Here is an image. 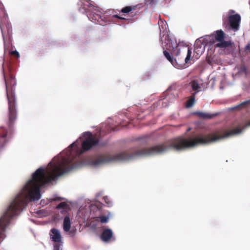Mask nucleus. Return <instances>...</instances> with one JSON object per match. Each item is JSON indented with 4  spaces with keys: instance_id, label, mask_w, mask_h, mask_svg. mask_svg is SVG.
Listing matches in <instances>:
<instances>
[{
    "instance_id": "72a5a7b5",
    "label": "nucleus",
    "mask_w": 250,
    "mask_h": 250,
    "mask_svg": "<svg viewBox=\"0 0 250 250\" xmlns=\"http://www.w3.org/2000/svg\"><path fill=\"white\" fill-rule=\"evenodd\" d=\"M168 38V37L167 36H166V37H165V39L166 40V38Z\"/></svg>"
},
{
    "instance_id": "4468645a",
    "label": "nucleus",
    "mask_w": 250,
    "mask_h": 250,
    "mask_svg": "<svg viewBox=\"0 0 250 250\" xmlns=\"http://www.w3.org/2000/svg\"><path fill=\"white\" fill-rule=\"evenodd\" d=\"M1 31L2 32V36L3 39L4 38V36L7 34L8 35H11L12 34V28L10 25L8 24L6 26V31L5 30V27L4 26H1L0 25Z\"/></svg>"
},
{
    "instance_id": "6ab92c4d",
    "label": "nucleus",
    "mask_w": 250,
    "mask_h": 250,
    "mask_svg": "<svg viewBox=\"0 0 250 250\" xmlns=\"http://www.w3.org/2000/svg\"><path fill=\"white\" fill-rule=\"evenodd\" d=\"M250 105V100L244 101L241 103L240 104L236 106L235 108L241 109L244 107H248Z\"/></svg>"
},
{
    "instance_id": "39448f33",
    "label": "nucleus",
    "mask_w": 250,
    "mask_h": 250,
    "mask_svg": "<svg viewBox=\"0 0 250 250\" xmlns=\"http://www.w3.org/2000/svg\"><path fill=\"white\" fill-rule=\"evenodd\" d=\"M250 126V121L247 123L242 128L237 126L232 129L226 130L224 134H221L218 132L204 135V144L213 143L225 138L237 135L240 133L245 128Z\"/></svg>"
},
{
    "instance_id": "412c9836",
    "label": "nucleus",
    "mask_w": 250,
    "mask_h": 250,
    "mask_svg": "<svg viewBox=\"0 0 250 250\" xmlns=\"http://www.w3.org/2000/svg\"><path fill=\"white\" fill-rule=\"evenodd\" d=\"M156 3V0H145V4L147 5L153 6Z\"/></svg>"
},
{
    "instance_id": "20e7f679",
    "label": "nucleus",
    "mask_w": 250,
    "mask_h": 250,
    "mask_svg": "<svg viewBox=\"0 0 250 250\" xmlns=\"http://www.w3.org/2000/svg\"><path fill=\"white\" fill-rule=\"evenodd\" d=\"M167 44L168 45L167 49L170 52L172 56L166 50L164 51V55L174 67H182L188 62L192 53L188 47L180 43L173 44L169 40Z\"/></svg>"
},
{
    "instance_id": "1a4fd4ad",
    "label": "nucleus",
    "mask_w": 250,
    "mask_h": 250,
    "mask_svg": "<svg viewBox=\"0 0 250 250\" xmlns=\"http://www.w3.org/2000/svg\"><path fill=\"white\" fill-rule=\"evenodd\" d=\"M203 44V37H200L196 40L194 43V51L197 55H202L203 54V48L202 47Z\"/></svg>"
},
{
    "instance_id": "f8f14e48",
    "label": "nucleus",
    "mask_w": 250,
    "mask_h": 250,
    "mask_svg": "<svg viewBox=\"0 0 250 250\" xmlns=\"http://www.w3.org/2000/svg\"><path fill=\"white\" fill-rule=\"evenodd\" d=\"M189 85L191 86L192 90L194 91L192 94H194V95L201 91V83H199L198 80L191 81L189 83Z\"/></svg>"
},
{
    "instance_id": "9b49d317",
    "label": "nucleus",
    "mask_w": 250,
    "mask_h": 250,
    "mask_svg": "<svg viewBox=\"0 0 250 250\" xmlns=\"http://www.w3.org/2000/svg\"><path fill=\"white\" fill-rule=\"evenodd\" d=\"M50 232L52 234H50L52 240L54 242H60L62 240V237L60 231L56 229L53 228L51 229Z\"/></svg>"
},
{
    "instance_id": "a211bd4d",
    "label": "nucleus",
    "mask_w": 250,
    "mask_h": 250,
    "mask_svg": "<svg viewBox=\"0 0 250 250\" xmlns=\"http://www.w3.org/2000/svg\"><path fill=\"white\" fill-rule=\"evenodd\" d=\"M56 208L60 209H63L65 211H66L67 209H69V205L64 202H61L59 205H58L56 207Z\"/></svg>"
},
{
    "instance_id": "473e14b6",
    "label": "nucleus",
    "mask_w": 250,
    "mask_h": 250,
    "mask_svg": "<svg viewBox=\"0 0 250 250\" xmlns=\"http://www.w3.org/2000/svg\"><path fill=\"white\" fill-rule=\"evenodd\" d=\"M74 145H75V143H72V144L70 146V147H72Z\"/></svg>"
},
{
    "instance_id": "423d86ee",
    "label": "nucleus",
    "mask_w": 250,
    "mask_h": 250,
    "mask_svg": "<svg viewBox=\"0 0 250 250\" xmlns=\"http://www.w3.org/2000/svg\"><path fill=\"white\" fill-rule=\"evenodd\" d=\"M82 2L84 6H86L88 8L87 17L92 21L99 23L101 25H104L108 20L105 17L104 15H101L98 13V7L93 5L89 0H83Z\"/></svg>"
},
{
    "instance_id": "2eb2a0df",
    "label": "nucleus",
    "mask_w": 250,
    "mask_h": 250,
    "mask_svg": "<svg viewBox=\"0 0 250 250\" xmlns=\"http://www.w3.org/2000/svg\"><path fill=\"white\" fill-rule=\"evenodd\" d=\"M215 40L218 42L222 41L225 39V34L222 30H217L216 31L215 35Z\"/></svg>"
},
{
    "instance_id": "2f4dec72",
    "label": "nucleus",
    "mask_w": 250,
    "mask_h": 250,
    "mask_svg": "<svg viewBox=\"0 0 250 250\" xmlns=\"http://www.w3.org/2000/svg\"><path fill=\"white\" fill-rule=\"evenodd\" d=\"M191 130V127L188 128L187 129V132L190 131Z\"/></svg>"
},
{
    "instance_id": "7ed1b4c3",
    "label": "nucleus",
    "mask_w": 250,
    "mask_h": 250,
    "mask_svg": "<svg viewBox=\"0 0 250 250\" xmlns=\"http://www.w3.org/2000/svg\"><path fill=\"white\" fill-rule=\"evenodd\" d=\"M4 63H2V73L5 82L7 98L8 102V120L6 123L7 127L1 126L0 127V149L8 142V139L11 137L13 133V125L17 117L16 110V100L13 91L12 87L16 85V81L13 75L9 72L4 71Z\"/></svg>"
},
{
    "instance_id": "dca6fc26",
    "label": "nucleus",
    "mask_w": 250,
    "mask_h": 250,
    "mask_svg": "<svg viewBox=\"0 0 250 250\" xmlns=\"http://www.w3.org/2000/svg\"><path fill=\"white\" fill-rule=\"evenodd\" d=\"M195 96L194 94H192L191 96L187 100L186 103V107L187 108H190L194 105L195 101Z\"/></svg>"
},
{
    "instance_id": "0eeeda50",
    "label": "nucleus",
    "mask_w": 250,
    "mask_h": 250,
    "mask_svg": "<svg viewBox=\"0 0 250 250\" xmlns=\"http://www.w3.org/2000/svg\"><path fill=\"white\" fill-rule=\"evenodd\" d=\"M100 238L103 242L105 243L115 240V238L113 236V231L110 229H104L101 235Z\"/></svg>"
},
{
    "instance_id": "b1692460",
    "label": "nucleus",
    "mask_w": 250,
    "mask_h": 250,
    "mask_svg": "<svg viewBox=\"0 0 250 250\" xmlns=\"http://www.w3.org/2000/svg\"><path fill=\"white\" fill-rule=\"evenodd\" d=\"M213 116H214V115H211L208 113H204V119H205V118L210 119Z\"/></svg>"
},
{
    "instance_id": "f704fd0d",
    "label": "nucleus",
    "mask_w": 250,
    "mask_h": 250,
    "mask_svg": "<svg viewBox=\"0 0 250 250\" xmlns=\"http://www.w3.org/2000/svg\"><path fill=\"white\" fill-rule=\"evenodd\" d=\"M249 4H250V2H249Z\"/></svg>"
},
{
    "instance_id": "6e6552de",
    "label": "nucleus",
    "mask_w": 250,
    "mask_h": 250,
    "mask_svg": "<svg viewBox=\"0 0 250 250\" xmlns=\"http://www.w3.org/2000/svg\"><path fill=\"white\" fill-rule=\"evenodd\" d=\"M229 20L230 27L234 31L237 30L238 29L239 22L241 20L240 16L238 14L230 15L229 18Z\"/></svg>"
},
{
    "instance_id": "c85d7f7f",
    "label": "nucleus",
    "mask_w": 250,
    "mask_h": 250,
    "mask_svg": "<svg viewBox=\"0 0 250 250\" xmlns=\"http://www.w3.org/2000/svg\"><path fill=\"white\" fill-rule=\"evenodd\" d=\"M245 49L246 50L250 52V43H249L246 45Z\"/></svg>"
},
{
    "instance_id": "4be33fe9",
    "label": "nucleus",
    "mask_w": 250,
    "mask_h": 250,
    "mask_svg": "<svg viewBox=\"0 0 250 250\" xmlns=\"http://www.w3.org/2000/svg\"><path fill=\"white\" fill-rule=\"evenodd\" d=\"M100 222L102 223H106L108 221V217L101 215L99 217Z\"/></svg>"
},
{
    "instance_id": "393cba45",
    "label": "nucleus",
    "mask_w": 250,
    "mask_h": 250,
    "mask_svg": "<svg viewBox=\"0 0 250 250\" xmlns=\"http://www.w3.org/2000/svg\"><path fill=\"white\" fill-rule=\"evenodd\" d=\"M112 17L113 18H117V19H120V20H126L125 18H124L123 17H120V16H119L117 14L113 15Z\"/></svg>"
},
{
    "instance_id": "a878e982",
    "label": "nucleus",
    "mask_w": 250,
    "mask_h": 250,
    "mask_svg": "<svg viewBox=\"0 0 250 250\" xmlns=\"http://www.w3.org/2000/svg\"><path fill=\"white\" fill-rule=\"evenodd\" d=\"M106 128L108 129V132H111L112 131H115L116 130L115 128H111L108 125H107L106 126Z\"/></svg>"
},
{
    "instance_id": "bb28decb",
    "label": "nucleus",
    "mask_w": 250,
    "mask_h": 250,
    "mask_svg": "<svg viewBox=\"0 0 250 250\" xmlns=\"http://www.w3.org/2000/svg\"><path fill=\"white\" fill-rule=\"evenodd\" d=\"M195 114L198 115L201 118H203V112H195Z\"/></svg>"
},
{
    "instance_id": "aec40b11",
    "label": "nucleus",
    "mask_w": 250,
    "mask_h": 250,
    "mask_svg": "<svg viewBox=\"0 0 250 250\" xmlns=\"http://www.w3.org/2000/svg\"><path fill=\"white\" fill-rule=\"evenodd\" d=\"M103 200H104V202L106 203L107 207H110L112 206V202L109 200V199L107 197H104L103 198Z\"/></svg>"
},
{
    "instance_id": "7c9ffc66",
    "label": "nucleus",
    "mask_w": 250,
    "mask_h": 250,
    "mask_svg": "<svg viewBox=\"0 0 250 250\" xmlns=\"http://www.w3.org/2000/svg\"><path fill=\"white\" fill-rule=\"evenodd\" d=\"M62 199V198H61V197H58V198H57L56 199H54L55 201L56 200H59V201H61Z\"/></svg>"
},
{
    "instance_id": "ddd939ff",
    "label": "nucleus",
    "mask_w": 250,
    "mask_h": 250,
    "mask_svg": "<svg viewBox=\"0 0 250 250\" xmlns=\"http://www.w3.org/2000/svg\"><path fill=\"white\" fill-rule=\"evenodd\" d=\"M71 228V222L68 216H66L63 220V229L64 231L68 232Z\"/></svg>"
},
{
    "instance_id": "5701e85b",
    "label": "nucleus",
    "mask_w": 250,
    "mask_h": 250,
    "mask_svg": "<svg viewBox=\"0 0 250 250\" xmlns=\"http://www.w3.org/2000/svg\"><path fill=\"white\" fill-rule=\"evenodd\" d=\"M10 54L11 55L14 56L17 58L20 57V54H19V52L16 50L11 51L10 52Z\"/></svg>"
},
{
    "instance_id": "c756f323",
    "label": "nucleus",
    "mask_w": 250,
    "mask_h": 250,
    "mask_svg": "<svg viewBox=\"0 0 250 250\" xmlns=\"http://www.w3.org/2000/svg\"><path fill=\"white\" fill-rule=\"evenodd\" d=\"M241 69L242 71H245V72L246 71V68L245 66L241 67Z\"/></svg>"
},
{
    "instance_id": "f3484780",
    "label": "nucleus",
    "mask_w": 250,
    "mask_h": 250,
    "mask_svg": "<svg viewBox=\"0 0 250 250\" xmlns=\"http://www.w3.org/2000/svg\"><path fill=\"white\" fill-rule=\"evenodd\" d=\"M137 5L127 6L122 9L121 12L123 13H128L136 9Z\"/></svg>"
},
{
    "instance_id": "f257e3e1",
    "label": "nucleus",
    "mask_w": 250,
    "mask_h": 250,
    "mask_svg": "<svg viewBox=\"0 0 250 250\" xmlns=\"http://www.w3.org/2000/svg\"><path fill=\"white\" fill-rule=\"evenodd\" d=\"M87 138L82 144V150L78 155L71 153L56 163L50 162L46 169L40 167L32 174L21 192L16 196L6 211L0 218V241L5 237L6 228L11 218L27 205L29 201L41 198L40 188L57 179L59 176L76 168L79 165V155L90 150L99 143V140L90 132H85Z\"/></svg>"
},
{
    "instance_id": "cd10ccee",
    "label": "nucleus",
    "mask_w": 250,
    "mask_h": 250,
    "mask_svg": "<svg viewBox=\"0 0 250 250\" xmlns=\"http://www.w3.org/2000/svg\"><path fill=\"white\" fill-rule=\"evenodd\" d=\"M54 250H60V246L58 244H55L54 245Z\"/></svg>"
},
{
    "instance_id": "f03ea898",
    "label": "nucleus",
    "mask_w": 250,
    "mask_h": 250,
    "mask_svg": "<svg viewBox=\"0 0 250 250\" xmlns=\"http://www.w3.org/2000/svg\"><path fill=\"white\" fill-rule=\"evenodd\" d=\"M203 122L199 121L195 123V131L192 136L188 137H178L162 144L138 149L133 152L125 151L114 155L107 153L99 154L91 160L89 164L91 166L97 167L112 162L127 160L136 156L161 153L169 149L182 151L190 149L203 144Z\"/></svg>"
},
{
    "instance_id": "9d476101",
    "label": "nucleus",
    "mask_w": 250,
    "mask_h": 250,
    "mask_svg": "<svg viewBox=\"0 0 250 250\" xmlns=\"http://www.w3.org/2000/svg\"><path fill=\"white\" fill-rule=\"evenodd\" d=\"M233 43L230 41H226L224 40L220 41L215 44L216 47L224 48L227 49V51H230L232 49Z\"/></svg>"
}]
</instances>
